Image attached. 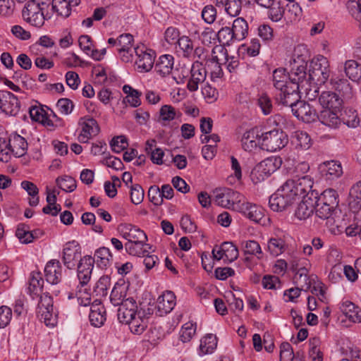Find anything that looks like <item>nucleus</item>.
Segmentation results:
<instances>
[{"label":"nucleus","mask_w":361,"mask_h":361,"mask_svg":"<svg viewBox=\"0 0 361 361\" xmlns=\"http://www.w3.org/2000/svg\"><path fill=\"white\" fill-rule=\"evenodd\" d=\"M243 250L245 255H255L258 259L262 257V251L259 244L255 240L243 242Z\"/></svg>","instance_id":"nucleus-50"},{"label":"nucleus","mask_w":361,"mask_h":361,"mask_svg":"<svg viewBox=\"0 0 361 361\" xmlns=\"http://www.w3.org/2000/svg\"><path fill=\"white\" fill-rule=\"evenodd\" d=\"M38 314L40 319L43 320L47 326H54L57 323V313L54 311L53 299L47 294L40 297L38 303Z\"/></svg>","instance_id":"nucleus-8"},{"label":"nucleus","mask_w":361,"mask_h":361,"mask_svg":"<svg viewBox=\"0 0 361 361\" xmlns=\"http://www.w3.org/2000/svg\"><path fill=\"white\" fill-rule=\"evenodd\" d=\"M233 35L235 40L241 41L245 39L248 34V25L246 20L243 18H237L233 20L232 25Z\"/></svg>","instance_id":"nucleus-37"},{"label":"nucleus","mask_w":361,"mask_h":361,"mask_svg":"<svg viewBox=\"0 0 361 361\" xmlns=\"http://www.w3.org/2000/svg\"><path fill=\"white\" fill-rule=\"evenodd\" d=\"M111 147L116 153H120L128 146L127 138L124 135L114 137L111 142Z\"/></svg>","instance_id":"nucleus-58"},{"label":"nucleus","mask_w":361,"mask_h":361,"mask_svg":"<svg viewBox=\"0 0 361 361\" xmlns=\"http://www.w3.org/2000/svg\"><path fill=\"white\" fill-rule=\"evenodd\" d=\"M133 36L129 33L122 34L118 37V49H121L122 51L132 49L133 45Z\"/></svg>","instance_id":"nucleus-61"},{"label":"nucleus","mask_w":361,"mask_h":361,"mask_svg":"<svg viewBox=\"0 0 361 361\" xmlns=\"http://www.w3.org/2000/svg\"><path fill=\"white\" fill-rule=\"evenodd\" d=\"M91 324L95 327H100L104 325L106 321V310L101 304H92L90 307L89 315Z\"/></svg>","instance_id":"nucleus-31"},{"label":"nucleus","mask_w":361,"mask_h":361,"mask_svg":"<svg viewBox=\"0 0 361 361\" xmlns=\"http://www.w3.org/2000/svg\"><path fill=\"white\" fill-rule=\"evenodd\" d=\"M342 120L345 124L351 128H356L360 124L358 114L352 109L345 110Z\"/></svg>","instance_id":"nucleus-54"},{"label":"nucleus","mask_w":361,"mask_h":361,"mask_svg":"<svg viewBox=\"0 0 361 361\" xmlns=\"http://www.w3.org/2000/svg\"><path fill=\"white\" fill-rule=\"evenodd\" d=\"M94 262L101 268L106 267L112 259V255L109 248L102 247L95 251Z\"/></svg>","instance_id":"nucleus-40"},{"label":"nucleus","mask_w":361,"mask_h":361,"mask_svg":"<svg viewBox=\"0 0 361 361\" xmlns=\"http://www.w3.org/2000/svg\"><path fill=\"white\" fill-rule=\"evenodd\" d=\"M23 19L32 26L40 27L47 18H50L47 11L38 8L34 4H27L23 10Z\"/></svg>","instance_id":"nucleus-9"},{"label":"nucleus","mask_w":361,"mask_h":361,"mask_svg":"<svg viewBox=\"0 0 361 361\" xmlns=\"http://www.w3.org/2000/svg\"><path fill=\"white\" fill-rule=\"evenodd\" d=\"M293 142L296 148L303 150L308 149L312 145L310 136L304 131L295 132Z\"/></svg>","instance_id":"nucleus-47"},{"label":"nucleus","mask_w":361,"mask_h":361,"mask_svg":"<svg viewBox=\"0 0 361 361\" xmlns=\"http://www.w3.org/2000/svg\"><path fill=\"white\" fill-rule=\"evenodd\" d=\"M176 44L182 51L184 57H192L194 45L192 41L188 37L182 36Z\"/></svg>","instance_id":"nucleus-56"},{"label":"nucleus","mask_w":361,"mask_h":361,"mask_svg":"<svg viewBox=\"0 0 361 361\" xmlns=\"http://www.w3.org/2000/svg\"><path fill=\"white\" fill-rule=\"evenodd\" d=\"M242 9L241 0H227L224 10L231 17L238 16Z\"/></svg>","instance_id":"nucleus-57"},{"label":"nucleus","mask_w":361,"mask_h":361,"mask_svg":"<svg viewBox=\"0 0 361 361\" xmlns=\"http://www.w3.org/2000/svg\"><path fill=\"white\" fill-rule=\"evenodd\" d=\"M216 9L213 5H207L202 11V18L208 24L213 23L216 20Z\"/></svg>","instance_id":"nucleus-62"},{"label":"nucleus","mask_w":361,"mask_h":361,"mask_svg":"<svg viewBox=\"0 0 361 361\" xmlns=\"http://www.w3.org/2000/svg\"><path fill=\"white\" fill-rule=\"evenodd\" d=\"M313 181L309 176H302L295 179L288 180L283 185L285 190L289 192L295 201L301 197L311 195Z\"/></svg>","instance_id":"nucleus-4"},{"label":"nucleus","mask_w":361,"mask_h":361,"mask_svg":"<svg viewBox=\"0 0 361 361\" xmlns=\"http://www.w3.org/2000/svg\"><path fill=\"white\" fill-rule=\"evenodd\" d=\"M21 187L31 196L29 199V204L31 207L37 206L39 201L38 197L39 189L37 185L28 180H23L21 182Z\"/></svg>","instance_id":"nucleus-43"},{"label":"nucleus","mask_w":361,"mask_h":361,"mask_svg":"<svg viewBox=\"0 0 361 361\" xmlns=\"http://www.w3.org/2000/svg\"><path fill=\"white\" fill-rule=\"evenodd\" d=\"M307 65L305 67L298 68V72L292 73V79L297 81L292 87H288V90H293V86H296V92L300 95V93H305L308 100L313 101L319 96V87L316 81H312L307 79V74L306 72Z\"/></svg>","instance_id":"nucleus-3"},{"label":"nucleus","mask_w":361,"mask_h":361,"mask_svg":"<svg viewBox=\"0 0 361 361\" xmlns=\"http://www.w3.org/2000/svg\"><path fill=\"white\" fill-rule=\"evenodd\" d=\"M58 186L65 192H73L77 187L76 180L69 176H64L56 179Z\"/></svg>","instance_id":"nucleus-53"},{"label":"nucleus","mask_w":361,"mask_h":361,"mask_svg":"<svg viewBox=\"0 0 361 361\" xmlns=\"http://www.w3.org/2000/svg\"><path fill=\"white\" fill-rule=\"evenodd\" d=\"M32 235V234L31 233V231L27 225H18L16 231V235L19 239L20 243L24 244L32 243L33 241V237Z\"/></svg>","instance_id":"nucleus-55"},{"label":"nucleus","mask_w":361,"mask_h":361,"mask_svg":"<svg viewBox=\"0 0 361 361\" xmlns=\"http://www.w3.org/2000/svg\"><path fill=\"white\" fill-rule=\"evenodd\" d=\"M322 176L328 180H334L343 174V169L341 164L336 161L324 162L321 166Z\"/></svg>","instance_id":"nucleus-28"},{"label":"nucleus","mask_w":361,"mask_h":361,"mask_svg":"<svg viewBox=\"0 0 361 361\" xmlns=\"http://www.w3.org/2000/svg\"><path fill=\"white\" fill-rule=\"evenodd\" d=\"M175 305V295L171 291H166L157 299L156 314L160 317L166 314L173 309Z\"/></svg>","instance_id":"nucleus-21"},{"label":"nucleus","mask_w":361,"mask_h":361,"mask_svg":"<svg viewBox=\"0 0 361 361\" xmlns=\"http://www.w3.org/2000/svg\"><path fill=\"white\" fill-rule=\"evenodd\" d=\"M81 258V247L75 240L66 243L63 249L62 261L69 269H74Z\"/></svg>","instance_id":"nucleus-11"},{"label":"nucleus","mask_w":361,"mask_h":361,"mask_svg":"<svg viewBox=\"0 0 361 361\" xmlns=\"http://www.w3.org/2000/svg\"><path fill=\"white\" fill-rule=\"evenodd\" d=\"M221 252L224 253L225 260L232 262L238 257V250L231 242H224L221 244Z\"/></svg>","instance_id":"nucleus-52"},{"label":"nucleus","mask_w":361,"mask_h":361,"mask_svg":"<svg viewBox=\"0 0 361 361\" xmlns=\"http://www.w3.org/2000/svg\"><path fill=\"white\" fill-rule=\"evenodd\" d=\"M314 199H317V195L312 191L311 195L303 197L295 212V215L298 219L305 220L313 214L315 204Z\"/></svg>","instance_id":"nucleus-18"},{"label":"nucleus","mask_w":361,"mask_h":361,"mask_svg":"<svg viewBox=\"0 0 361 361\" xmlns=\"http://www.w3.org/2000/svg\"><path fill=\"white\" fill-rule=\"evenodd\" d=\"M329 76L330 70L328 59L323 56H319L313 59L310 63L307 79L322 84L324 83Z\"/></svg>","instance_id":"nucleus-7"},{"label":"nucleus","mask_w":361,"mask_h":361,"mask_svg":"<svg viewBox=\"0 0 361 361\" xmlns=\"http://www.w3.org/2000/svg\"><path fill=\"white\" fill-rule=\"evenodd\" d=\"M141 314V310H139L138 315L133 317L130 322L126 323L129 325V328L133 334L138 335L142 334L147 326L146 319H143Z\"/></svg>","instance_id":"nucleus-46"},{"label":"nucleus","mask_w":361,"mask_h":361,"mask_svg":"<svg viewBox=\"0 0 361 361\" xmlns=\"http://www.w3.org/2000/svg\"><path fill=\"white\" fill-rule=\"evenodd\" d=\"M331 84L344 98L350 99L352 97L353 88L348 80L332 76Z\"/></svg>","instance_id":"nucleus-34"},{"label":"nucleus","mask_w":361,"mask_h":361,"mask_svg":"<svg viewBox=\"0 0 361 361\" xmlns=\"http://www.w3.org/2000/svg\"><path fill=\"white\" fill-rule=\"evenodd\" d=\"M217 346V338L212 334H207L200 341V355L212 353Z\"/></svg>","instance_id":"nucleus-41"},{"label":"nucleus","mask_w":361,"mask_h":361,"mask_svg":"<svg viewBox=\"0 0 361 361\" xmlns=\"http://www.w3.org/2000/svg\"><path fill=\"white\" fill-rule=\"evenodd\" d=\"M118 231L124 239L127 240V243H133L138 240H147V236L145 233L132 224H121L118 227Z\"/></svg>","instance_id":"nucleus-20"},{"label":"nucleus","mask_w":361,"mask_h":361,"mask_svg":"<svg viewBox=\"0 0 361 361\" xmlns=\"http://www.w3.org/2000/svg\"><path fill=\"white\" fill-rule=\"evenodd\" d=\"M51 6L54 12L65 18L70 16L71 7L73 6L71 2L66 0H52Z\"/></svg>","instance_id":"nucleus-44"},{"label":"nucleus","mask_w":361,"mask_h":361,"mask_svg":"<svg viewBox=\"0 0 361 361\" xmlns=\"http://www.w3.org/2000/svg\"><path fill=\"white\" fill-rule=\"evenodd\" d=\"M319 102L324 109L341 111L343 100L340 95L334 92L324 91L320 94Z\"/></svg>","instance_id":"nucleus-19"},{"label":"nucleus","mask_w":361,"mask_h":361,"mask_svg":"<svg viewBox=\"0 0 361 361\" xmlns=\"http://www.w3.org/2000/svg\"><path fill=\"white\" fill-rule=\"evenodd\" d=\"M94 264V259L90 255H86L80 259L78 264V279L82 286L90 281Z\"/></svg>","instance_id":"nucleus-17"},{"label":"nucleus","mask_w":361,"mask_h":361,"mask_svg":"<svg viewBox=\"0 0 361 361\" xmlns=\"http://www.w3.org/2000/svg\"><path fill=\"white\" fill-rule=\"evenodd\" d=\"M241 142L245 151L252 152L261 144L262 136L257 128H252L243 134Z\"/></svg>","instance_id":"nucleus-25"},{"label":"nucleus","mask_w":361,"mask_h":361,"mask_svg":"<svg viewBox=\"0 0 361 361\" xmlns=\"http://www.w3.org/2000/svg\"><path fill=\"white\" fill-rule=\"evenodd\" d=\"M144 190L139 184L132 185L130 187V200L135 204H140L144 199Z\"/></svg>","instance_id":"nucleus-60"},{"label":"nucleus","mask_w":361,"mask_h":361,"mask_svg":"<svg viewBox=\"0 0 361 361\" xmlns=\"http://www.w3.org/2000/svg\"><path fill=\"white\" fill-rule=\"evenodd\" d=\"M302 16V8L300 5L293 1H289L285 7V20L287 22L299 20Z\"/></svg>","instance_id":"nucleus-38"},{"label":"nucleus","mask_w":361,"mask_h":361,"mask_svg":"<svg viewBox=\"0 0 361 361\" xmlns=\"http://www.w3.org/2000/svg\"><path fill=\"white\" fill-rule=\"evenodd\" d=\"M44 283L42 274L39 271H32L29 278L27 292L32 298L37 297L42 291Z\"/></svg>","instance_id":"nucleus-35"},{"label":"nucleus","mask_w":361,"mask_h":361,"mask_svg":"<svg viewBox=\"0 0 361 361\" xmlns=\"http://www.w3.org/2000/svg\"><path fill=\"white\" fill-rule=\"evenodd\" d=\"M344 71L345 75L353 81L361 80V66L354 60H349L345 63Z\"/></svg>","instance_id":"nucleus-39"},{"label":"nucleus","mask_w":361,"mask_h":361,"mask_svg":"<svg viewBox=\"0 0 361 361\" xmlns=\"http://www.w3.org/2000/svg\"><path fill=\"white\" fill-rule=\"evenodd\" d=\"M197 325L195 323L187 322L181 328L179 332L180 340L183 343L189 342L195 334Z\"/></svg>","instance_id":"nucleus-49"},{"label":"nucleus","mask_w":361,"mask_h":361,"mask_svg":"<svg viewBox=\"0 0 361 361\" xmlns=\"http://www.w3.org/2000/svg\"><path fill=\"white\" fill-rule=\"evenodd\" d=\"M0 109L6 115H16L20 109L17 97L8 91L0 92Z\"/></svg>","instance_id":"nucleus-14"},{"label":"nucleus","mask_w":361,"mask_h":361,"mask_svg":"<svg viewBox=\"0 0 361 361\" xmlns=\"http://www.w3.org/2000/svg\"><path fill=\"white\" fill-rule=\"evenodd\" d=\"M286 243L282 238H271L267 243V250L273 257H277L286 250Z\"/></svg>","instance_id":"nucleus-42"},{"label":"nucleus","mask_w":361,"mask_h":361,"mask_svg":"<svg viewBox=\"0 0 361 361\" xmlns=\"http://www.w3.org/2000/svg\"><path fill=\"white\" fill-rule=\"evenodd\" d=\"M119 306L117 316L121 323L129 322L133 317L138 315L137 302L133 298H126Z\"/></svg>","instance_id":"nucleus-15"},{"label":"nucleus","mask_w":361,"mask_h":361,"mask_svg":"<svg viewBox=\"0 0 361 361\" xmlns=\"http://www.w3.org/2000/svg\"><path fill=\"white\" fill-rule=\"evenodd\" d=\"M340 112L335 111L333 109H324L317 114V119L324 126L331 128H336L341 124Z\"/></svg>","instance_id":"nucleus-26"},{"label":"nucleus","mask_w":361,"mask_h":361,"mask_svg":"<svg viewBox=\"0 0 361 361\" xmlns=\"http://www.w3.org/2000/svg\"><path fill=\"white\" fill-rule=\"evenodd\" d=\"M306 63L303 59H300L299 56L298 57V60L295 59H293V63H291V69L288 75H286V70L284 68H277L273 73V84L276 90L279 91V93L276 95V102L280 104L279 97H283V94L286 95V93H290V91L288 90L290 87L295 83H298L297 81H295L292 79V73L293 72H299L296 71L299 68L305 67Z\"/></svg>","instance_id":"nucleus-2"},{"label":"nucleus","mask_w":361,"mask_h":361,"mask_svg":"<svg viewBox=\"0 0 361 361\" xmlns=\"http://www.w3.org/2000/svg\"><path fill=\"white\" fill-rule=\"evenodd\" d=\"M111 286V279L108 276L100 277L94 287V291L102 295L107 294V290Z\"/></svg>","instance_id":"nucleus-63"},{"label":"nucleus","mask_w":361,"mask_h":361,"mask_svg":"<svg viewBox=\"0 0 361 361\" xmlns=\"http://www.w3.org/2000/svg\"><path fill=\"white\" fill-rule=\"evenodd\" d=\"M190 73L191 77L188 82L187 87L189 91L195 92L198 90L199 84L204 82L207 71L203 64L196 61L192 66Z\"/></svg>","instance_id":"nucleus-16"},{"label":"nucleus","mask_w":361,"mask_h":361,"mask_svg":"<svg viewBox=\"0 0 361 361\" xmlns=\"http://www.w3.org/2000/svg\"><path fill=\"white\" fill-rule=\"evenodd\" d=\"M81 126V132L78 135V141L82 143H87L99 132V125L95 119L90 117H82L78 122Z\"/></svg>","instance_id":"nucleus-13"},{"label":"nucleus","mask_w":361,"mask_h":361,"mask_svg":"<svg viewBox=\"0 0 361 361\" xmlns=\"http://www.w3.org/2000/svg\"><path fill=\"white\" fill-rule=\"evenodd\" d=\"M341 311L353 322H361V310L350 301L346 300L341 303Z\"/></svg>","instance_id":"nucleus-32"},{"label":"nucleus","mask_w":361,"mask_h":361,"mask_svg":"<svg viewBox=\"0 0 361 361\" xmlns=\"http://www.w3.org/2000/svg\"><path fill=\"white\" fill-rule=\"evenodd\" d=\"M314 210L317 216L321 219H333L334 222L336 221L337 209L324 202H319V200L316 199H314Z\"/></svg>","instance_id":"nucleus-30"},{"label":"nucleus","mask_w":361,"mask_h":361,"mask_svg":"<svg viewBox=\"0 0 361 361\" xmlns=\"http://www.w3.org/2000/svg\"><path fill=\"white\" fill-rule=\"evenodd\" d=\"M282 164V159L279 157H270L262 161L251 173L252 178L254 179L255 176L259 175L257 177L258 180H264L265 177L269 176Z\"/></svg>","instance_id":"nucleus-10"},{"label":"nucleus","mask_w":361,"mask_h":361,"mask_svg":"<svg viewBox=\"0 0 361 361\" xmlns=\"http://www.w3.org/2000/svg\"><path fill=\"white\" fill-rule=\"evenodd\" d=\"M217 38L221 44L227 46H230L236 41L234 35H233L232 29L229 27L221 28L217 33Z\"/></svg>","instance_id":"nucleus-51"},{"label":"nucleus","mask_w":361,"mask_h":361,"mask_svg":"<svg viewBox=\"0 0 361 361\" xmlns=\"http://www.w3.org/2000/svg\"><path fill=\"white\" fill-rule=\"evenodd\" d=\"M319 339L314 338L310 340L309 357L312 361H322V353L318 348Z\"/></svg>","instance_id":"nucleus-59"},{"label":"nucleus","mask_w":361,"mask_h":361,"mask_svg":"<svg viewBox=\"0 0 361 361\" xmlns=\"http://www.w3.org/2000/svg\"><path fill=\"white\" fill-rule=\"evenodd\" d=\"M262 148L276 152L283 148L288 142V135L282 130L274 129L261 134Z\"/></svg>","instance_id":"nucleus-6"},{"label":"nucleus","mask_w":361,"mask_h":361,"mask_svg":"<svg viewBox=\"0 0 361 361\" xmlns=\"http://www.w3.org/2000/svg\"><path fill=\"white\" fill-rule=\"evenodd\" d=\"M6 147L9 152L16 157H20L27 152V142L24 137L15 133L9 137Z\"/></svg>","instance_id":"nucleus-22"},{"label":"nucleus","mask_w":361,"mask_h":361,"mask_svg":"<svg viewBox=\"0 0 361 361\" xmlns=\"http://www.w3.org/2000/svg\"><path fill=\"white\" fill-rule=\"evenodd\" d=\"M319 202H324L331 207L337 209L338 204V194L334 189L325 190L319 196H317Z\"/></svg>","instance_id":"nucleus-45"},{"label":"nucleus","mask_w":361,"mask_h":361,"mask_svg":"<svg viewBox=\"0 0 361 361\" xmlns=\"http://www.w3.org/2000/svg\"><path fill=\"white\" fill-rule=\"evenodd\" d=\"M258 35L265 42H269L274 39V30L269 25L266 24L260 25L258 27Z\"/></svg>","instance_id":"nucleus-64"},{"label":"nucleus","mask_w":361,"mask_h":361,"mask_svg":"<svg viewBox=\"0 0 361 361\" xmlns=\"http://www.w3.org/2000/svg\"><path fill=\"white\" fill-rule=\"evenodd\" d=\"M62 267L57 259H52L47 262L44 268V274L47 282L57 284L61 279Z\"/></svg>","instance_id":"nucleus-24"},{"label":"nucleus","mask_w":361,"mask_h":361,"mask_svg":"<svg viewBox=\"0 0 361 361\" xmlns=\"http://www.w3.org/2000/svg\"><path fill=\"white\" fill-rule=\"evenodd\" d=\"M128 286L123 281L117 282L111 293L110 300L114 306L121 305L126 300Z\"/></svg>","instance_id":"nucleus-33"},{"label":"nucleus","mask_w":361,"mask_h":361,"mask_svg":"<svg viewBox=\"0 0 361 361\" xmlns=\"http://www.w3.org/2000/svg\"><path fill=\"white\" fill-rule=\"evenodd\" d=\"M174 64V58L172 55L164 54L159 58L155 64V71L162 77L171 73Z\"/></svg>","instance_id":"nucleus-29"},{"label":"nucleus","mask_w":361,"mask_h":361,"mask_svg":"<svg viewBox=\"0 0 361 361\" xmlns=\"http://www.w3.org/2000/svg\"><path fill=\"white\" fill-rule=\"evenodd\" d=\"M134 52L137 56L135 61L138 71L146 73L149 71L154 63V56L153 54L140 49L138 47L134 48Z\"/></svg>","instance_id":"nucleus-23"},{"label":"nucleus","mask_w":361,"mask_h":361,"mask_svg":"<svg viewBox=\"0 0 361 361\" xmlns=\"http://www.w3.org/2000/svg\"><path fill=\"white\" fill-rule=\"evenodd\" d=\"M289 192L282 185L269 200L270 208L274 212H282L290 206L295 201Z\"/></svg>","instance_id":"nucleus-12"},{"label":"nucleus","mask_w":361,"mask_h":361,"mask_svg":"<svg viewBox=\"0 0 361 361\" xmlns=\"http://www.w3.org/2000/svg\"><path fill=\"white\" fill-rule=\"evenodd\" d=\"M180 116L181 113L171 105H163L159 110L160 120L164 125H165V122L173 121L176 116Z\"/></svg>","instance_id":"nucleus-48"},{"label":"nucleus","mask_w":361,"mask_h":361,"mask_svg":"<svg viewBox=\"0 0 361 361\" xmlns=\"http://www.w3.org/2000/svg\"><path fill=\"white\" fill-rule=\"evenodd\" d=\"M147 240H138L136 242L125 243L126 251L130 255L137 257H145L148 253L147 249L150 248L149 244L146 243Z\"/></svg>","instance_id":"nucleus-36"},{"label":"nucleus","mask_w":361,"mask_h":361,"mask_svg":"<svg viewBox=\"0 0 361 361\" xmlns=\"http://www.w3.org/2000/svg\"><path fill=\"white\" fill-rule=\"evenodd\" d=\"M238 209L250 220L259 222L264 217V209L261 207L250 202L243 203Z\"/></svg>","instance_id":"nucleus-27"},{"label":"nucleus","mask_w":361,"mask_h":361,"mask_svg":"<svg viewBox=\"0 0 361 361\" xmlns=\"http://www.w3.org/2000/svg\"><path fill=\"white\" fill-rule=\"evenodd\" d=\"M214 202L219 206L238 209L243 196L237 191L228 188L214 190Z\"/></svg>","instance_id":"nucleus-5"},{"label":"nucleus","mask_w":361,"mask_h":361,"mask_svg":"<svg viewBox=\"0 0 361 361\" xmlns=\"http://www.w3.org/2000/svg\"><path fill=\"white\" fill-rule=\"evenodd\" d=\"M296 86L294 85L293 90H290V93L286 95L283 94V97H279L280 104L286 106H290L295 116L305 123L315 121L317 118V114L308 103L300 100V96L296 92Z\"/></svg>","instance_id":"nucleus-1"}]
</instances>
